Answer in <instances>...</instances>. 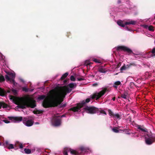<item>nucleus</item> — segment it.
<instances>
[{
	"mask_svg": "<svg viewBox=\"0 0 155 155\" xmlns=\"http://www.w3.org/2000/svg\"><path fill=\"white\" fill-rule=\"evenodd\" d=\"M50 95L48 97L41 95L39 96L38 99L40 100L44 99L43 106L45 108L57 106L63 101V99L59 98L58 91L56 89H53L50 91Z\"/></svg>",
	"mask_w": 155,
	"mask_h": 155,
	"instance_id": "obj_1",
	"label": "nucleus"
},
{
	"mask_svg": "<svg viewBox=\"0 0 155 155\" xmlns=\"http://www.w3.org/2000/svg\"><path fill=\"white\" fill-rule=\"evenodd\" d=\"M14 103L18 105L19 108L24 109L27 107L34 108L36 106V101L34 100L29 97L21 98L18 99H14Z\"/></svg>",
	"mask_w": 155,
	"mask_h": 155,
	"instance_id": "obj_2",
	"label": "nucleus"
},
{
	"mask_svg": "<svg viewBox=\"0 0 155 155\" xmlns=\"http://www.w3.org/2000/svg\"><path fill=\"white\" fill-rule=\"evenodd\" d=\"M76 84L72 83L69 84L68 86L60 87L59 89L60 92L58 91L60 95L59 98H61V97H64L67 93H69L72 90L70 88H73L74 87H76Z\"/></svg>",
	"mask_w": 155,
	"mask_h": 155,
	"instance_id": "obj_3",
	"label": "nucleus"
},
{
	"mask_svg": "<svg viewBox=\"0 0 155 155\" xmlns=\"http://www.w3.org/2000/svg\"><path fill=\"white\" fill-rule=\"evenodd\" d=\"M90 101V98H87L85 100H84L82 102L77 104L76 106L70 108L69 110L74 112H78L79 110H80L82 107L85 106L86 103L89 102Z\"/></svg>",
	"mask_w": 155,
	"mask_h": 155,
	"instance_id": "obj_4",
	"label": "nucleus"
},
{
	"mask_svg": "<svg viewBox=\"0 0 155 155\" xmlns=\"http://www.w3.org/2000/svg\"><path fill=\"white\" fill-rule=\"evenodd\" d=\"M61 116H54L51 120V123L54 126H58L61 124Z\"/></svg>",
	"mask_w": 155,
	"mask_h": 155,
	"instance_id": "obj_5",
	"label": "nucleus"
},
{
	"mask_svg": "<svg viewBox=\"0 0 155 155\" xmlns=\"http://www.w3.org/2000/svg\"><path fill=\"white\" fill-rule=\"evenodd\" d=\"M84 109L87 113L90 114L98 113L99 111L98 108L92 106L90 107L87 106L84 107Z\"/></svg>",
	"mask_w": 155,
	"mask_h": 155,
	"instance_id": "obj_6",
	"label": "nucleus"
},
{
	"mask_svg": "<svg viewBox=\"0 0 155 155\" xmlns=\"http://www.w3.org/2000/svg\"><path fill=\"white\" fill-rule=\"evenodd\" d=\"M116 48L117 51H123L125 52H127L129 55L132 54H134L131 49L125 46H119L117 47Z\"/></svg>",
	"mask_w": 155,
	"mask_h": 155,
	"instance_id": "obj_7",
	"label": "nucleus"
},
{
	"mask_svg": "<svg viewBox=\"0 0 155 155\" xmlns=\"http://www.w3.org/2000/svg\"><path fill=\"white\" fill-rule=\"evenodd\" d=\"M107 91H108L107 88H104L99 92L96 93L94 94L92 96L91 98L93 99L96 98V100H97L103 96Z\"/></svg>",
	"mask_w": 155,
	"mask_h": 155,
	"instance_id": "obj_8",
	"label": "nucleus"
},
{
	"mask_svg": "<svg viewBox=\"0 0 155 155\" xmlns=\"http://www.w3.org/2000/svg\"><path fill=\"white\" fill-rule=\"evenodd\" d=\"M136 23V21H135L131 20L129 21H126L125 22V24H123V21L121 20H118L117 21V24L120 26L122 27H124L125 25H135Z\"/></svg>",
	"mask_w": 155,
	"mask_h": 155,
	"instance_id": "obj_9",
	"label": "nucleus"
},
{
	"mask_svg": "<svg viewBox=\"0 0 155 155\" xmlns=\"http://www.w3.org/2000/svg\"><path fill=\"white\" fill-rule=\"evenodd\" d=\"M23 123L26 126L30 127L33 125L34 122L32 120H27V118H24L23 120Z\"/></svg>",
	"mask_w": 155,
	"mask_h": 155,
	"instance_id": "obj_10",
	"label": "nucleus"
},
{
	"mask_svg": "<svg viewBox=\"0 0 155 155\" xmlns=\"http://www.w3.org/2000/svg\"><path fill=\"white\" fill-rule=\"evenodd\" d=\"M8 74L11 76V83L13 84L14 85L16 86L17 84V83L15 82L14 79L15 77V74L12 73L8 72Z\"/></svg>",
	"mask_w": 155,
	"mask_h": 155,
	"instance_id": "obj_11",
	"label": "nucleus"
},
{
	"mask_svg": "<svg viewBox=\"0 0 155 155\" xmlns=\"http://www.w3.org/2000/svg\"><path fill=\"white\" fill-rule=\"evenodd\" d=\"M23 147L22 144L18 141H16L14 145V149L15 150L18 149V148L22 149Z\"/></svg>",
	"mask_w": 155,
	"mask_h": 155,
	"instance_id": "obj_12",
	"label": "nucleus"
},
{
	"mask_svg": "<svg viewBox=\"0 0 155 155\" xmlns=\"http://www.w3.org/2000/svg\"><path fill=\"white\" fill-rule=\"evenodd\" d=\"M145 142L147 145H150L152 144L154 142V141L150 137V138H148L146 137Z\"/></svg>",
	"mask_w": 155,
	"mask_h": 155,
	"instance_id": "obj_13",
	"label": "nucleus"
},
{
	"mask_svg": "<svg viewBox=\"0 0 155 155\" xmlns=\"http://www.w3.org/2000/svg\"><path fill=\"white\" fill-rule=\"evenodd\" d=\"M11 119L13 120L16 122H20L23 120V119L22 117H10Z\"/></svg>",
	"mask_w": 155,
	"mask_h": 155,
	"instance_id": "obj_14",
	"label": "nucleus"
},
{
	"mask_svg": "<svg viewBox=\"0 0 155 155\" xmlns=\"http://www.w3.org/2000/svg\"><path fill=\"white\" fill-rule=\"evenodd\" d=\"M71 149L68 148H65L64 149L63 153L64 155H68V152L71 151Z\"/></svg>",
	"mask_w": 155,
	"mask_h": 155,
	"instance_id": "obj_15",
	"label": "nucleus"
},
{
	"mask_svg": "<svg viewBox=\"0 0 155 155\" xmlns=\"http://www.w3.org/2000/svg\"><path fill=\"white\" fill-rule=\"evenodd\" d=\"M137 128L141 130V131L144 132L148 133V131L145 128H142L141 126L138 125L137 127Z\"/></svg>",
	"mask_w": 155,
	"mask_h": 155,
	"instance_id": "obj_16",
	"label": "nucleus"
},
{
	"mask_svg": "<svg viewBox=\"0 0 155 155\" xmlns=\"http://www.w3.org/2000/svg\"><path fill=\"white\" fill-rule=\"evenodd\" d=\"M6 94L5 91L0 87V96H4Z\"/></svg>",
	"mask_w": 155,
	"mask_h": 155,
	"instance_id": "obj_17",
	"label": "nucleus"
},
{
	"mask_svg": "<svg viewBox=\"0 0 155 155\" xmlns=\"http://www.w3.org/2000/svg\"><path fill=\"white\" fill-rule=\"evenodd\" d=\"M8 105L4 102H0V109L2 107L3 108H6L7 107Z\"/></svg>",
	"mask_w": 155,
	"mask_h": 155,
	"instance_id": "obj_18",
	"label": "nucleus"
},
{
	"mask_svg": "<svg viewBox=\"0 0 155 155\" xmlns=\"http://www.w3.org/2000/svg\"><path fill=\"white\" fill-rule=\"evenodd\" d=\"M121 84V83L120 81H116L114 83L113 87L117 89V86L120 85Z\"/></svg>",
	"mask_w": 155,
	"mask_h": 155,
	"instance_id": "obj_19",
	"label": "nucleus"
},
{
	"mask_svg": "<svg viewBox=\"0 0 155 155\" xmlns=\"http://www.w3.org/2000/svg\"><path fill=\"white\" fill-rule=\"evenodd\" d=\"M70 153L72 154H74L75 155H77L79 154V153L76 150H72L71 149Z\"/></svg>",
	"mask_w": 155,
	"mask_h": 155,
	"instance_id": "obj_20",
	"label": "nucleus"
},
{
	"mask_svg": "<svg viewBox=\"0 0 155 155\" xmlns=\"http://www.w3.org/2000/svg\"><path fill=\"white\" fill-rule=\"evenodd\" d=\"M136 63L134 62H132L130 63L129 64H127V68H129L130 67H131L132 66H136Z\"/></svg>",
	"mask_w": 155,
	"mask_h": 155,
	"instance_id": "obj_21",
	"label": "nucleus"
},
{
	"mask_svg": "<svg viewBox=\"0 0 155 155\" xmlns=\"http://www.w3.org/2000/svg\"><path fill=\"white\" fill-rule=\"evenodd\" d=\"M68 72H66L65 74H64L61 78V79L63 80L65 79L68 75Z\"/></svg>",
	"mask_w": 155,
	"mask_h": 155,
	"instance_id": "obj_22",
	"label": "nucleus"
},
{
	"mask_svg": "<svg viewBox=\"0 0 155 155\" xmlns=\"http://www.w3.org/2000/svg\"><path fill=\"white\" fill-rule=\"evenodd\" d=\"M127 68H128L127 66H126L125 64H124V65L120 68V71H121V72H122V71L125 70Z\"/></svg>",
	"mask_w": 155,
	"mask_h": 155,
	"instance_id": "obj_23",
	"label": "nucleus"
},
{
	"mask_svg": "<svg viewBox=\"0 0 155 155\" xmlns=\"http://www.w3.org/2000/svg\"><path fill=\"white\" fill-rule=\"evenodd\" d=\"M80 150L82 152H86L87 150L88 149L83 147H80Z\"/></svg>",
	"mask_w": 155,
	"mask_h": 155,
	"instance_id": "obj_24",
	"label": "nucleus"
},
{
	"mask_svg": "<svg viewBox=\"0 0 155 155\" xmlns=\"http://www.w3.org/2000/svg\"><path fill=\"white\" fill-rule=\"evenodd\" d=\"M24 151L25 153L26 154H30L31 152V150L30 149L27 148L25 149Z\"/></svg>",
	"mask_w": 155,
	"mask_h": 155,
	"instance_id": "obj_25",
	"label": "nucleus"
},
{
	"mask_svg": "<svg viewBox=\"0 0 155 155\" xmlns=\"http://www.w3.org/2000/svg\"><path fill=\"white\" fill-rule=\"evenodd\" d=\"M33 113L35 114H39L42 113H43V111L39 110H34Z\"/></svg>",
	"mask_w": 155,
	"mask_h": 155,
	"instance_id": "obj_26",
	"label": "nucleus"
},
{
	"mask_svg": "<svg viewBox=\"0 0 155 155\" xmlns=\"http://www.w3.org/2000/svg\"><path fill=\"white\" fill-rule=\"evenodd\" d=\"M127 93L124 92V93L121 94V97L122 98L126 99L127 98Z\"/></svg>",
	"mask_w": 155,
	"mask_h": 155,
	"instance_id": "obj_27",
	"label": "nucleus"
},
{
	"mask_svg": "<svg viewBox=\"0 0 155 155\" xmlns=\"http://www.w3.org/2000/svg\"><path fill=\"white\" fill-rule=\"evenodd\" d=\"M109 114L110 116L111 117H114V114L113 112L110 109H109L108 110Z\"/></svg>",
	"mask_w": 155,
	"mask_h": 155,
	"instance_id": "obj_28",
	"label": "nucleus"
},
{
	"mask_svg": "<svg viewBox=\"0 0 155 155\" xmlns=\"http://www.w3.org/2000/svg\"><path fill=\"white\" fill-rule=\"evenodd\" d=\"M98 71L101 73H104L106 72V71L105 69L102 68H99Z\"/></svg>",
	"mask_w": 155,
	"mask_h": 155,
	"instance_id": "obj_29",
	"label": "nucleus"
},
{
	"mask_svg": "<svg viewBox=\"0 0 155 155\" xmlns=\"http://www.w3.org/2000/svg\"><path fill=\"white\" fill-rule=\"evenodd\" d=\"M151 52L153 54L151 56H155V47H154L152 49L151 51Z\"/></svg>",
	"mask_w": 155,
	"mask_h": 155,
	"instance_id": "obj_30",
	"label": "nucleus"
},
{
	"mask_svg": "<svg viewBox=\"0 0 155 155\" xmlns=\"http://www.w3.org/2000/svg\"><path fill=\"white\" fill-rule=\"evenodd\" d=\"M114 117L116 119H120V116L118 114H114Z\"/></svg>",
	"mask_w": 155,
	"mask_h": 155,
	"instance_id": "obj_31",
	"label": "nucleus"
},
{
	"mask_svg": "<svg viewBox=\"0 0 155 155\" xmlns=\"http://www.w3.org/2000/svg\"><path fill=\"white\" fill-rule=\"evenodd\" d=\"M148 29L150 31H154V27L152 25H150L148 27Z\"/></svg>",
	"mask_w": 155,
	"mask_h": 155,
	"instance_id": "obj_32",
	"label": "nucleus"
},
{
	"mask_svg": "<svg viewBox=\"0 0 155 155\" xmlns=\"http://www.w3.org/2000/svg\"><path fill=\"white\" fill-rule=\"evenodd\" d=\"M5 77L7 80L10 81L11 83V78L9 77L8 75H6L5 76Z\"/></svg>",
	"mask_w": 155,
	"mask_h": 155,
	"instance_id": "obj_33",
	"label": "nucleus"
},
{
	"mask_svg": "<svg viewBox=\"0 0 155 155\" xmlns=\"http://www.w3.org/2000/svg\"><path fill=\"white\" fill-rule=\"evenodd\" d=\"M8 149H9L14 148V146L12 144H10L8 147Z\"/></svg>",
	"mask_w": 155,
	"mask_h": 155,
	"instance_id": "obj_34",
	"label": "nucleus"
},
{
	"mask_svg": "<svg viewBox=\"0 0 155 155\" xmlns=\"http://www.w3.org/2000/svg\"><path fill=\"white\" fill-rule=\"evenodd\" d=\"M91 64V63L89 61L87 60L85 61L84 64L85 65L87 66L90 65Z\"/></svg>",
	"mask_w": 155,
	"mask_h": 155,
	"instance_id": "obj_35",
	"label": "nucleus"
},
{
	"mask_svg": "<svg viewBox=\"0 0 155 155\" xmlns=\"http://www.w3.org/2000/svg\"><path fill=\"white\" fill-rule=\"evenodd\" d=\"M5 80L4 76L2 75H0V82L4 81Z\"/></svg>",
	"mask_w": 155,
	"mask_h": 155,
	"instance_id": "obj_36",
	"label": "nucleus"
},
{
	"mask_svg": "<svg viewBox=\"0 0 155 155\" xmlns=\"http://www.w3.org/2000/svg\"><path fill=\"white\" fill-rule=\"evenodd\" d=\"M3 144L5 147H8V145H9L8 142V141H6Z\"/></svg>",
	"mask_w": 155,
	"mask_h": 155,
	"instance_id": "obj_37",
	"label": "nucleus"
},
{
	"mask_svg": "<svg viewBox=\"0 0 155 155\" xmlns=\"http://www.w3.org/2000/svg\"><path fill=\"white\" fill-rule=\"evenodd\" d=\"M70 78L71 80L72 81H75V78L73 75H72L71 76Z\"/></svg>",
	"mask_w": 155,
	"mask_h": 155,
	"instance_id": "obj_38",
	"label": "nucleus"
},
{
	"mask_svg": "<svg viewBox=\"0 0 155 155\" xmlns=\"http://www.w3.org/2000/svg\"><path fill=\"white\" fill-rule=\"evenodd\" d=\"M12 91L14 95H16L17 94V91L16 90L12 89Z\"/></svg>",
	"mask_w": 155,
	"mask_h": 155,
	"instance_id": "obj_39",
	"label": "nucleus"
},
{
	"mask_svg": "<svg viewBox=\"0 0 155 155\" xmlns=\"http://www.w3.org/2000/svg\"><path fill=\"white\" fill-rule=\"evenodd\" d=\"M151 138H152L154 142H155V134L152 135L151 136Z\"/></svg>",
	"mask_w": 155,
	"mask_h": 155,
	"instance_id": "obj_40",
	"label": "nucleus"
},
{
	"mask_svg": "<svg viewBox=\"0 0 155 155\" xmlns=\"http://www.w3.org/2000/svg\"><path fill=\"white\" fill-rule=\"evenodd\" d=\"M112 130L116 133H118L119 132V130H118L114 128L112 129Z\"/></svg>",
	"mask_w": 155,
	"mask_h": 155,
	"instance_id": "obj_41",
	"label": "nucleus"
},
{
	"mask_svg": "<svg viewBox=\"0 0 155 155\" xmlns=\"http://www.w3.org/2000/svg\"><path fill=\"white\" fill-rule=\"evenodd\" d=\"M93 61L97 63H100V62L99 60H97V59L94 58L93 59Z\"/></svg>",
	"mask_w": 155,
	"mask_h": 155,
	"instance_id": "obj_42",
	"label": "nucleus"
},
{
	"mask_svg": "<svg viewBox=\"0 0 155 155\" xmlns=\"http://www.w3.org/2000/svg\"><path fill=\"white\" fill-rule=\"evenodd\" d=\"M99 112H100L101 114H104L105 115L107 114H106V112H105V111L104 110H101L100 111L99 110Z\"/></svg>",
	"mask_w": 155,
	"mask_h": 155,
	"instance_id": "obj_43",
	"label": "nucleus"
},
{
	"mask_svg": "<svg viewBox=\"0 0 155 155\" xmlns=\"http://www.w3.org/2000/svg\"><path fill=\"white\" fill-rule=\"evenodd\" d=\"M77 79L78 81H81L82 80H84V78H77Z\"/></svg>",
	"mask_w": 155,
	"mask_h": 155,
	"instance_id": "obj_44",
	"label": "nucleus"
},
{
	"mask_svg": "<svg viewBox=\"0 0 155 155\" xmlns=\"http://www.w3.org/2000/svg\"><path fill=\"white\" fill-rule=\"evenodd\" d=\"M10 99L13 100V101L14 100V99H16V98L14 96H12V95H10Z\"/></svg>",
	"mask_w": 155,
	"mask_h": 155,
	"instance_id": "obj_45",
	"label": "nucleus"
},
{
	"mask_svg": "<svg viewBox=\"0 0 155 155\" xmlns=\"http://www.w3.org/2000/svg\"><path fill=\"white\" fill-rule=\"evenodd\" d=\"M22 90L23 91H25L26 92H27L28 91L27 88H26L25 87H23L22 89Z\"/></svg>",
	"mask_w": 155,
	"mask_h": 155,
	"instance_id": "obj_46",
	"label": "nucleus"
},
{
	"mask_svg": "<svg viewBox=\"0 0 155 155\" xmlns=\"http://www.w3.org/2000/svg\"><path fill=\"white\" fill-rule=\"evenodd\" d=\"M4 121L5 123H8L10 122L8 120H4Z\"/></svg>",
	"mask_w": 155,
	"mask_h": 155,
	"instance_id": "obj_47",
	"label": "nucleus"
},
{
	"mask_svg": "<svg viewBox=\"0 0 155 155\" xmlns=\"http://www.w3.org/2000/svg\"><path fill=\"white\" fill-rule=\"evenodd\" d=\"M66 106V104H64L63 105H62L61 106V107H65Z\"/></svg>",
	"mask_w": 155,
	"mask_h": 155,
	"instance_id": "obj_48",
	"label": "nucleus"
},
{
	"mask_svg": "<svg viewBox=\"0 0 155 155\" xmlns=\"http://www.w3.org/2000/svg\"><path fill=\"white\" fill-rule=\"evenodd\" d=\"M98 85V84L97 83H95L93 84L92 85L94 86H96Z\"/></svg>",
	"mask_w": 155,
	"mask_h": 155,
	"instance_id": "obj_49",
	"label": "nucleus"
},
{
	"mask_svg": "<svg viewBox=\"0 0 155 155\" xmlns=\"http://www.w3.org/2000/svg\"><path fill=\"white\" fill-rule=\"evenodd\" d=\"M71 34V33L70 32H68V33H67V36L68 37H69V36Z\"/></svg>",
	"mask_w": 155,
	"mask_h": 155,
	"instance_id": "obj_50",
	"label": "nucleus"
},
{
	"mask_svg": "<svg viewBox=\"0 0 155 155\" xmlns=\"http://www.w3.org/2000/svg\"><path fill=\"white\" fill-rule=\"evenodd\" d=\"M125 28H126V29H127V30H130V29L128 28V27H127V26H126V27H125Z\"/></svg>",
	"mask_w": 155,
	"mask_h": 155,
	"instance_id": "obj_51",
	"label": "nucleus"
},
{
	"mask_svg": "<svg viewBox=\"0 0 155 155\" xmlns=\"http://www.w3.org/2000/svg\"><path fill=\"white\" fill-rule=\"evenodd\" d=\"M128 119H129V120L130 121H131V117H128Z\"/></svg>",
	"mask_w": 155,
	"mask_h": 155,
	"instance_id": "obj_52",
	"label": "nucleus"
},
{
	"mask_svg": "<svg viewBox=\"0 0 155 155\" xmlns=\"http://www.w3.org/2000/svg\"><path fill=\"white\" fill-rule=\"evenodd\" d=\"M112 100L114 101L115 100V97H114L112 98Z\"/></svg>",
	"mask_w": 155,
	"mask_h": 155,
	"instance_id": "obj_53",
	"label": "nucleus"
},
{
	"mask_svg": "<svg viewBox=\"0 0 155 155\" xmlns=\"http://www.w3.org/2000/svg\"><path fill=\"white\" fill-rule=\"evenodd\" d=\"M64 115H62V116H61V118L62 117H64Z\"/></svg>",
	"mask_w": 155,
	"mask_h": 155,
	"instance_id": "obj_54",
	"label": "nucleus"
},
{
	"mask_svg": "<svg viewBox=\"0 0 155 155\" xmlns=\"http://www.w3.org/2000/svg\"><path fill=\"white\" fill-rule=\"evenodd\" d=\"M67 80H64V83H66L67 82Z\"/></svg>",
	"mask_w": 155,
	"mask_h": 155,
	"instance_id": "obj_55",
	"label": "nucleus"
},
{
	"mask_svg": "<svg viewBox=\"0 0 155 155\" xmlns=\"http://www.w3.org/2000/svg\"><path fill=\"white\" fill-rule=\"evenodd\" d=\"M7 91V92H8V93H10V90H8Z\"/></svg>",
	"mask_w": 155,
	"mask_h": 155,
	"instance_id": "obj_56",
	"label": "nucleus"
},
{
	"mask_svg": "<svg viewBox=\"0 0 155 155\" xmlns=\"http://www.w3.org/2000/svg\"><path fill=\"white\" fill-rule=\"evenodd\" d=\"M118 2L119 3H121V1L120 0H119L118 1Z\"/></svg>",
	"mask_w": 155,
	"mask_h": 155,
	"instance_id": "obj_57",
	"label": "nucleus"
},
{
	"mask_svg": "<svg viewBox=\"0 0 155 155\" xmlns=\"http://www.w3.org/2000/svg\"><path fill=\"white\" fill-rule=\"evenodd\" d=\"M37 123L38 124V122L36 123V124H37Z\"/></svg>",
	"mask_w": 155,
	"mask_h": 155,
	"instance_id": "obj_58",
	"label": "nucleus"
},
{
	"mask_svg": "<svg viewBox=\"0 0 155 155\" xmlns=\"http://www.w3.org/2000/svg\"><path fill=\"white\" fill-rule=\"evenodd\" d=\"M37 123L38 124V122L36 123V124H37Z\"/></svg>",
	"mask_w": 155,
	"mask_h": 155,
	"instance_id": "obj_59",
	"label": "nucleus"
},
{
	"mask_svg": "<svg viewBox=\"0 0 155 155\" xmlns=\"http://www.w3.org/2000/svg\"><path fill=\"white\" fill-rule=\"evenodd\" d=\"M154 18L155 19V17H154Z\"/></svg>",
	"mask_w": 155,
	"mask_h": 155,
	"instance_id": "obj_60",
	"label": "nucleus"
}]
</instances>
